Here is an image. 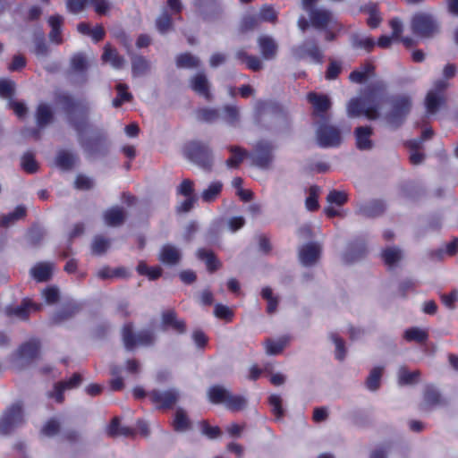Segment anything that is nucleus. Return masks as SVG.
I'll return each instance as SVG.
<instances>
[{"instance_id": "1", "label": "nucleus", "mask_w": 458, "mask_h": 458, "mask_svg": "<svg viewBox=\"0 0 458 458\" xmlns=\"http://www.w3.org/2000/svg\"><path fill=\"white\" fill-rule=\"evenodd\" d=\"M385 90V83L377 82L365 96L351 99L347 105L348 116L364 115L369 120L377 119L379 115V105Z\"/></svg>"}, {"instance_id": "2", "label": "nucleus", "mask_w": 458, "mask_h": 458, "mask_svg": "<svg viewBox=\"0 0 458 458\" xmlns=\"http://www.w3.org/2000/svg\"><path fill=\"white\" fill-rule=\"evenodd\" d=\"M312 27L326 31V39L331 41L335 38L334 30H336L337 23L334 14L327 9H310L308 13Z\"/></svg>"}, {"instance_id": "3", "label": "nucleus", "mask_w": 458, "mask_h": 458, "mask_svg": "<svg viewBox=\"0 0 458 458\" xmlns=\"http://www.w3.org/2000/svg\"><path fill=\"white\" fill-rule=\"evenodd\" d=\"M182 152L188 159L202 168H209L212 165L211 150L204 143L190 142L183 147Z\"/></svg>"}, {"instance_id": "4", "label": "nucleus", "mask_w": 458, "mask_h": 458, "mask_svg": "<svg viewBox=\"0 0 458 458\" xmlns=\"http://www.w3.org/2000/svg\"><path fill=\"white\" fill-rule=\"evenodd\" d=\"M438 22L435 17L427 13H416L411 19V30L420 38H429L438 31Z\"/></svg>"}, {"instance_id": "5", "label": "nucleus", "mask_w": 458, "mask_h": 458, "mask_svg": "<svg viewBox=\"0 0 458 458\" xmlns=\"http://www.w3.org/2000/svg\"><path fill=\"white\" fill-rule=\"evenodd\" d=\"M169 381V373H159L157 382L160 385L148 394V397L153 405L158 410H167L172 407V391L170 388L163 389L161 386Z\"/></svg>"}, {"instance_id": "6", "label": "nucleus", "mask_w": 458, "mask_h": 458, "mask_svg": "<svg viewBox=\"0 0 458 458\" xmlns=\"http://www.w3.org/2000/svg\"><path fill=\"white\" fill-rule=\"evenodd\" d=\"M392 111L387 115V123L394 127L399 126L411 109V99L406 95L393 98Z\"/></svg>"}, {"instance_id": "7", "label": "nucleus", "mask_w": 458, "mask_h": 458, "mask_svg": "<svg viewBox=\"0 0 458 458\" xmlns=\"http://www.w3.org/2000/svg\"><path fill=\"white\" fill-rule=\"evenodd\" d=\"M123 340L126 349L131 350L136 346L151 344L154 341V335L149 330H142L133 334L131 327L127 325L123 329Z\"/></svg>"}, {"instance_id": "8", "label": "nucleus", "mask_w": 458, "mask_h": 458, "mask_svg": "<svg viewBox=\"0 0 458 458\" xmlns=\"http://www.w3.org/2000/svg\"><path fill=\"white\" fill-rule=\"evenodd\" d=\"M447 86L448 83L445 80H438L435 82L433 88L428 92L425 105L428 114H436L439 107L444 104L445 98L443 91L447 88Z\"/></svg>"}, {"instance_id": "9", "label": "nucleus", "mask_w": 458, "mask_h": 458, "mask_svg": "<svg viewBox=\"0 0 458 458\" xmlns=\"http://www.w3.org/2000/svg\"><path fill=\"white\" fill-rule=\"evenodd\" d=\"M317 140L320 147L334 148L340 145L342 138L337 128L322 124L317 131Z\"/></svg>"}, {"instance_id": "10", "label": "nucleus", "mask_w": 458, "mask_h": 458, "mask_svg": "<svg viewBox=\"0 0 458 458\" xmlns=\"http://www.w3.org/2000/svg\"><path fill=\"white\" fill-rule=\"evenodd\" d=\"M23 421L22 409L20 404L12 406L0 420V433L7 434Z\"/></svg>"}, {"instance_id": "11", "label": "nucleus", "mask_w": 458, "mask_h": 458, "mask_svg": "<svg viewBox=\"0 0 458 458\" xmlns=\"http://www.w3.org/2000/svg\"><path fill=\"white\" fill-rule=\"evenodd\" d=\"M293 55L298 59L310 58L314 63H321L322 52L317 44L310 40H306L301 45L293 48Z\"/></svg>"}, {"instance_id": "12", "label": "nucleus", "mask_w": 458, "mask_h": 458, "mask_svg": "<svg viewBox=\"0 0 458 458\" xmlns=\"http://www.w3.org/2000/svg\"><path fill=\"white\" fill-rule=\"evenodd\" d=\"M273 145L267 141H260L257 144L251 154L253 163L261 168H267L273 160Z\"/></svg>"}, {"instance_id": "13", "label": "nucleus", "mask_w": 458, "mask_h": 458, "mask_svg": "<svg viewBox=\"0 0 458 458\" xmlns=\"http://www.w3.org/2000/svg\"><path fill=\"white\" fill-rule=\"evenodd\" d=\"M322 247L318 242H310L299 249L300 262L305 267L314 266L319 259Z\"/></svg>"}, {"instance_id": "14", "label": "nucleus", "mask_w": 458, "mask_h": 458, "mask_svg": "<svg viewBox=\"0 0 458 458\" xmlns=\"http://www.w3.org/2000/svg\"><path fill=\"white\" fill-rule=\"evenodd\" d=\"M176 402V395L174 392V403ZM192 429V421L186 410L182 407L174 406V431L185 433Z\"/></svg>"}, {"instance_id": "15", "label": "nucleus", "mask_w": 458, "mask_h": 458, "mask_svg": "<svg viewBox=\"0 0 458 458\" xmlns=\"http://www.w3.org/2000/svg\"><path fill=\"white\" fill-rule=\"evenodd\" d=\"M81 383V375L74 374L70 379L57 383L55 386L53 392L49 394V396L55 399L57 403H62L64 400V392L79 386Z\"/></svg>"}, {"instance_id": "16", "label": "nucleus", "mask_w": 458, "mask_h": 458, "mask_svg": "<svg viewBox=\"0 0 458 458\" xmlns=\"http://www.w3.org/2000/svg\"><path fill=\"white\" fill-rule=\"evenodd\" d=\"M191 87L198 95L203 97L205 99H212L210 84L205 73L199 72L194 75L191 80Z\"/></svg>"}, {"instance_id": "17", "label": "nucleus", "mask_w": 458, "mask_h": 458, "mask_svg": "<svg viewBox=\"0 0 458 458\" xmlns=\"http://www.w3.org/2000/svg\"><path fill=\"white\" fill-rule=\"evenodd\" d=\"M373 130L369 126H360L355 129L356 146L360 150H370L374 147L371 136Z\"/></svg>"}, {"instance_id": "18", "label": "nucleus", "mask_w": 458, "mask_h": 458, "mask_svg": "<svg viewBox=\"0 0 458 458\" xmlns=\"http://www.w3.org/2000/svg\"><path fill=\"white\" fill-rule=\"evenodd\" d=\"M260 53L264 59H274L277 53V44L276 40L267 35L260 36L258 39Z\"/></svg>"}, {"instance_id": "19", "label": "nucleus", "mask_w": 458, "mask_h": 458, "mask_svg": "<svg viewBox=\"0 0 458 458\" xmlns=\"http://www.w3.org/2000/svg\"><path fill=\"white\" fill-rule=\"evenodd\" d=\"M102 60L109 64L114 69H122L126 64L124 57L120 55L117 50L112 47L110 44L105 46Z\"/></svg>"}, {"instance_id": "20", "label": "nucleus", "mask_w": 458, "mask_h": 458, "mask_svg": "<svg viewBox=\"0 0 458 458\" xmlns=\"http://www.w3.org/2000/svg\"><path fill=\"white\" fill-rule=\"evenodd\" d=\"M230 392L229 389L223 386L215 385L208 389L207 394L210 403L225 405Z\"/></svg>"}, {"instance_id": "21", "label": "nucleus", "mask_w": 458, "mask_h": 458, "mask_svg": "<svg viewBox=\"0 0 458 458\" xmlns=\"http://www.w3.org/2000/svg\"><path fill=\"white\" fill-rule=\"evenodd\" d=\"M125 219V212L118 207L111 208L104 213L105 223L109 226H119Z\"/></svg>"}, {"instance_id": "22", "label": "nucleus", "mask_w": 458, "mask_h": 458, "mask_svg": "<svg viewBox=\"0 0 458 458\" xmlns=\"http://www.w3.org/2000/svg\"><path fill=\"white\" fill-rule=\"evenodd\" d=\"M54 269L52 263H38L30 270L31 276L38 282H45L50 279Z\"/></svg>"}, {"instance_id": "23", "label": "nucleus", "mask_w": 458, "mask_h": 458, "mask_svg": "<svg viewBox=\"0 0 458 458\" xmlns=\"http://www.w3.org/2000/svg\"><path fill=\"white\" fill-rule=\"evenodd\" d=\"M64 22V18L60 15H53L48 19V24L51 27V31L49 33V38L53 43L61 44L62 37H61V27Z\"/></svg>"}, {"instance_id": "24", "label": "nucleus", "mask_w": 458, "mask_h": 458, "mask_svg": "<svg viewBox=\"0 0 458 458\" xmlns=\"http://www.w3.org/2000/svg\"><path fill=\"white\" fill-rule=\"evenodd\" d=\"M309 100L312 104L314 107V112L317 114L325 113L327 110L330 108L331 106L329 98L327 96L323 95L310 93L309 95Z\"/></svg>"}, {"instance_id": "25", "label": "nucleus", "mask_w": 458, "mask_h": 458, "mask_svg": "<svg viewBox=\"0 0 458 458\" xmlns=\"http://www.w3.org/2000/svg\"><path fill=\"white\" fill-rule=\"evenodd\" d=\"M247 399L243 395L234 394L230 392L228 398L226 400L225 404L224 405L225 409L231 411H240L246 408L247 406Z\"/></svg>"}, {"instance_id": "26", "label": "nucleus", "mask_w": 458, "mask_h": 458, "mask_svg": "<svg viewBox=\"0 0 458 458\" xmlns=\"http://www.w3.org/2000/svg\"><path fill=\"white\" fill-rule=\"evenodd\" d=\"M385 206L381 201L374 200L360 206L358 212L364 216H376L381 214Z\"/></svg>"}, {"instance_id": "27", "label": "nucleus", "mask_w": 458, "mask_h": 458, "mask_svg": "<svg viewBox=\"0 0 458 458\" xmlns=\"http://www.w3.org/2000/svg\"><path fill=\"white\" fill-rule=\"evenodd\" d=\"M41 305L32 302L30 300H23L21 304L13 309L12 313L21 318H26L30 311H38Z\"/></svg>"}, {"instance_id": "28", "label": "nucleus", "mask_w": 458, "mask_h": 458, "mask_svg": "<svg viewBox=\"0 0 458 458\" xmlns=\"http://www.w3.org/2000/svg\"><path fill=\"white\" fill-rule=\"evenodd\" d=\"M53 117L51 107L47 104H39L37 109L36 119L39 127H44L48 124Z\"/></svg>"}, {"instance_id": "29", "label": "nucleus", "mask_w": 458, "mask_h": 458, "mask_svg": "<svg viewBox=\"0 0 458 458\" xmlns=\"http://www.w3.org/2000/svg\"><path fill=\"white\" fill-rule=\"evenodd\" d=\"M397 375L400 385H411L418 382L420 372L419 370L409 371L405 367H401Z\"/></svg>"}, {"instance_id": "30", "label": "nucleus", "mask_w": 458, "mask_h": 458, "mask_svg": "<svg viewBox=\"0 0 458 458\" xmlns=\"http://www.w3.org/2000/svg\"><path fill=\"white\" fill-rule=\"evenodd\" d=\"M150 68L149 63L142 56L131 58L132 75L135 77L145 75Z\"/></svg>"}, {"instance_id": "31", "label": "nucleus", "mask_w": 458, "mask_h": 458, "mask_svg": "<svg viewBox=\"0 0 458 458\" xmlns=\"http://www.w3.org/2000/svg\"><path fill=\"white\" fill-rule=\"evenodd\" d=\"M288 339L286 337H281L277 340L267 339L265 342L266 352L268 355H277L286 346Z\"/></svg>"}, {"instance_id": "32", "label": "nucleus", "mask_w": 458, "mask_h": 458, "mask_svg": "<svg viewBox=\"0 0 458 458\" xmlns=\"http://www.w3.org/2000/svg\"><path fill=\"white\" fill-rule=\"evenodd\" d=\"M402 251L396 247H389L386 248L382 252V258L385 261V263L390 267H394L402 259Z\"/></svg>"}, {"instance_id": "33", "label": "nucleus", "mask_w": 458, "mask_h": 458, "mask_svg": "<svg viewBox=\"0 0 458 458\" xmlns=\"http://www.w3.org/2000/svg\"><path fill=\"white\" fill-rule=\"evenodd\" d=\"M115 89L117 91V98L113 100V106L119 107L123 103L129 102L132 98V95L128 91V86L126 84L117 83Z\"/></svg>"}, {"instance_id": "34", "label": "nucleus", "mask_w": 458, "mask_h": 458, "mask_svg": "<svg viewBox=\"0 0 458 458\" xmlns=\"http://www.w3.org/2000/svg\"><path fill=\"white\" fill-rule=\"evenodd\" d=\"M223 184L220 182H211L207 189L203 191L201 193V199L204 202H212L214 201L217 196L220 194L222 191Z\"/></svg>"}, {"instance_id": "35", "label": "nucleus", "mask_w": 458, "mask_h": 458, "mask_svg": "<svg viewBox=\"0 0 458 458\" xmlns=\"http://www.w3.org/2000/svg\"><path fill=\"white\" fill-rule=\"evenodd\" d=\"M77 162V157L68 151H60L56 157V165L64 170L72 168Z\"/></svg>"}, {"instance_id": "36", "label": "nucleus", "mask_w": 458, "mask_h": 458, "mask_svg": "<svg viewBox=\"0 0 458 458\" xmlns=\"http://www.w3.org/2000/svg\"><path fill=\"white\" fill-rule=\"evenodd\" d=\"M223 120L231 126H236L240 122V111L235 106H225L223 110Z\"/></svg>"}, {"instance_id": "37", "label": "nucleus", "mask_w": 458, "mask_h": 458, "mask_svg": "<svg viewBox=\"0 0 458 458\" xmlns=\"http://www.w3.org/2000/svg\"><path fill=\"white\" fill-rule=\"evenodd\" d=\"M198 257L206 263L207 268L211 272L216 270L220 266L219 261L214 256L213 252L208 250H199L198 251Z\"/></svg>"}, {"instance_id": "38", "label": "nucleus", "mask_w": 458, "mask_h": 458, "mask_svg": "<svg viewBox=\"0 0 458 458\" xmlns=\"http://www.w3.org/2000/svg\"><path fill=\"white\" fill-rule=\"evenodd\" d=\"M231 157L226 160L229 168H236L246 157V152L238 147H230Z\"/></svg>"}, {"instance_id": "39", "label": "nucleus", "mask_w": 458, "mask_h": 458, "mask_svg": "<svg viewBox=\"0 0 458 458\" xmlns=\"http://www.w3.org/2000/svg\"><path fill=\"white\" fill-rule=\"evenodd\" d=\"M196 118L205 123H214L219 118V111L216 108L203 107L196 111Z\"/></svg>"}, {"instance_id": "40", "label": "nucleus", "mask_w": 458, "mask_h": 458, "mask_svg": "<svg viewBox=\"0 0 458 458\" xmlns=\"http://www.w3.org/2000/svg\"><path fill=\"white\" fill-rule=\"evenodd\" d=\"M374 67L370 64L362 65L360 69H357L351 72L349 79L352 82L361 83L372 72Z\"/></svg>"}, {"instance_id": "41", "label": "nucleus", "mask_w": 458, "mask_h": 458, "mask_svg": "<svg viewBox=\"0 0 458 458\" xmlns=\"http://www.w3.org/2000/svg\"><path fill=\"white\" fill-rule=\"evenodd\" d=\"M403 336L409 342L415 341L418 343H422L428 339V335L425 329L420 327H411L405 330Z\"/></svg>"}, {"instance_id": "42", "label": "nucleus", "mask_w": 458, "mask_h": 458, "mask_svg": "<svg viewBox=\"0 0 458 458\" xmlns=\"http://www.w3.org/2000/svg\"><path fill=\"white\" fill-rule=\"evenodd\" d=\"M26 214L25 208L22 206L17 207L13 212L8 215H3L0 219V224L3 226H9L15 221L22 218Z\"/></svg>"}, {"instance_id": "43", "label": "nucleus", "mask_w": 458, "mask_h": 458, "mask_svg": "<svg viewBox=\"0 0 458 458\" xmlns=\"http://www.w3.org/2000/svg\"><path fill=\"white\" fill-rule=\"evenodd\" d=\"M383 370L384 369L382 367H376L371 369L366 381L368 389L370 391H376L379 387Z\"/></svg>"}, {"instance_id": "44", "label": "nucleus", "mask_w": 458, "mask_h": 458, "mask_svg": "<svg viewBox=\"0 0 458 458\" xmlns=\"http://www.w3.org/2000/svg\"><path fill=\"white\" fill-rule=\"evenodd\" d=\"M365 253V248L362 244L351 245L344 254V260L347 263L354 262L361 258Z\"/></svg>"}, {"instance_id": "45", "label": "nucleus", "mask_w": 458, "mask_h": 458, "mask_svg": "<svg viewBox=\"0 0 458 458\" xmlns=\"http://www.w3.org/2000/svg\"><path fill=\"white\" fill-rule=\"evenodd\" d=\"M320 192V188L318 186H310L309 189V196L306 199L305 206L306 208L310 211H314L318 208V197Z\"/></svg>"}, {"instance_id": "46", "label": "nucleus", "mask_w": 458, "mask_h": 458, "mask_svg": "<svg viewBox=\"0 0 458 458\" xmlns=\"http://www.w3.org/2000/svg\"><path fill=\"white\" fill-rule=\"evenodd\" d=\"M278 12L271 5H264L259 13L260 22H276Z\"/></svg>"}, {"instance_id": "47", "label": "nucleus", "mask_w": 458, "mask_h": 458, "mask_svg": "<svg viewBox=\"0 0 458 458\" xmlns=\"http://www.w3.org/2000/svg\"><path fill=\"white\" fill-rule=\"evenodd\" d=\"M139 274L148 276L149 279L154 280L161 276V268L159 267H149L144 262H140L137 266Z\"/></svg>"}, {"instance_id": "48", "label": "nucleus", "mask_w": 458, "mask_h": 458, "mask_svg": "<svg viewBox=\"0 0 458 458\" xmlns=\"http://www.w3.org/2000/svg\"><path fill=\"white\" fill-rule=\"evenodd\" d=\"M176 63L179 67L194 68L199 65L200 61L191 54H183L177 57Z\"/></svg>"}, {"instance_id": "49", "label": "nucleus", "mask_w": 458, "mask_h": 458, "mask_svg": "<svg viewBox=\"0 0 458 458\" xmlns=\"http://www.w3.org/2000/svg\"><path fill=\"white\" fill-rule=\"evenodd\" d=\"M261 296L267 301V310L269 314L274 313L277 307V298L273 295V292L269 287H265L261 291Z\"/></svg>"}, {"instance_id": "50", "label": "nucleus", "mask_w": 458, "mask_h": 458, "mask_svg": "<svg viewBox=\"0 0 458 458\" xmlns=\"http://www.w3.org/2000/svg\"><path fill=\"white\" fill-rule=\"evenodd\" d=\"M107 432L111 436H129L131 434V429L127 427H121L119 420L114 418L109 425Z\"/></svg>"}, {"instance_id": "51", "label": "nucleus", "mask_w": 458, "mask_h": 458, "mask_svg": "<svg viewBox=\"0 0 458 458\" xmlns=\"http://www.w3.org/2000/svg\"><path fill=\"white\" fill-rule=\"evenodd\" d=\"M171 24V16L167 12H165L157 19L156 27L161 34H166L170 30Z\"/></svg>"}, {"instance_id": "52", "label": "nucleus", "mask_w": 458, "mask_h": 458, "mask_svg": "<svg viewBox=\"0 0 458 458\" xmlns=\"http://www.w3.org/2000/svg\"><path fill=\"white\" fill-rule=\"evenodd\" d=\"M329 337L335 345V358L339 360H344L346 354V351L344 348V343L343 339L337 334L335 333L330 334Z\"/></svg>"}, {"instance_id": "53", "label": "nucleus", "mask_w": 458, "mask_h": 458, "mask_svg": "<svg viewBox=\"0 0 458 458\" xmlns=\"http://www.w3.org/2000/svg\"><path fill=\"white\" fill-rule=\"evenodd\" d=\"M110 246V241L102 237L97 236L92 242V251L95 254L100 255L106 252Z\"/></svg>"}, {"instance_id": "54", "label": "nucleus", "mask_w": 458, "mask_h": 458, "mask_svg": "<svg viewBox=\"0 0 458 458\" xmlns=\"http://www.w3.org/2000/svg\"><path fill=\"white\" fill-rule=\"evenodd\" d=\"M38 353V345L35 343H26L20 348V356L21 359L30 360Z\"/></svg>"}, {"instance_id": "55", "label": "nucleus", "mask_w": 458, "mask_h": 458, "mask_svg": "<svg viewBox=\"0 0 458 458\" xmlns=\"http://www.w3.org/2000/svg\"><path fill=\"white\" fill-rule=\"evenodd\" d=\"M214 314L216 318L225 321H231L233 318V310L223 304H216L215 306Z\"/></svg>"}, {"instance_id": "56", "label": "nucleus", "mask_w": 458, "mask_h": 458, "mask_svg": "<svg viewBox=\"0 0 458 458\" xmlns=\"http://www.w3.org/2000/svg\"><path fill=\"white\" fill-rule=\"evenodd\" d=\"M89 1L90 0H67L66 6L70 13L77 14L89 4Z\"/></svg>"}, {"instance_id": "57", "label": "nucleus", "mask_w": 458, "mask_h": 458, "mask_svg": "<svg viewBox=\"0 0 458 458\" xmlns=\"http://www.w3.org/2000/svg\"><path fill=\"white\" fill-rule=\"evenodd\" d=\"M21 165L22 168L28 173H35L38 170V164L30 153H26L21 157Z\"/></svg>"}, {"instance_id": "58", "label": "nucleus", "mask_w": 458, "mask_h": 458, "mask_svg": "<svg viewBox=\"0 0 458 458\" xmlns=\"http://www.w3.org/2000/svg\"><path fill=\"white\" fill-rule=\"evenodd\" d=\"M327 200L330 205L342 206L347 201V195L344 191H332L328 193Z\"/></svg>"}, {"instance_id": "59", "label": "nucleus", "mask_w": 458, "mask_h": 458, "mask_svg": "<svg viewBox=\"0 0 458 458\" xmlns=\"http://www.w3.org/2000/svg\"><path fill=\"white\" fill-rule=\"evenodd\" d=\"M440 402V394L438 391L433 387H428L424 394V403L430 407Z\"/></svg>"}, {"instance_id": "60", "label": "nucleus", "mask_w": 458, "mask_h": 458, "mask_svg": "<svg viewBox=\"0 0 458 458\" xmlns=\"http://www.w3.org/2000/svg\"><path fill=\"white\" fill-rule=\"evenodd\" d=\"M269 404L272 409V412L275 414L276 419H281L284 415V410L282 408V399L277 394H272L269 396Z\"/></svg>"}, {"instance_id": "61", "label": "nucleus", "mask_w": 458, "mask_h": 458, "mask_svg": "<svg viewBox=\"0 0 458 458\" xmlns=\"http://www.w3.org/2000/svg\"><path fill=\"white\" fill-rule=\"evenodd\" d=\"M191 339L193 341L194 345L199 350H203L208 342V336L201 330H195L192 332Z\"/></svg>"}, {"instance_id": "62", "label": "nucleus", "mask_w": 458, "mask_h": 458, "mask_svg": "<svg viewBox=\"0 0 458 458\" xmlns=\"http://www.w3.org/2000/svg\"><path fill=\"white\" fill-rule=\"evenodd\" d=\"M260 22V20L259 19V14L257 15H246L243 17L242 23H241V29L243 31H247L250 30H252L256 28Z\"/></svg>"}, {"instance_id": "63", "label": "nucleus", "mask_w": 458, "mask_h": 458, "mask_svg": "<svg viewBox=\"0 0 458 458\" xmlns=\"http://www.w3.org/2000/svg\"><path fill=\"white\" fill-rule=\"evenodd\" d=\"M15 84L12 81L1 80L0 81V96L2 98H11L14 92Z\"/></svg>"}, {"instance_id": "64", "label": "nucleus", "mask_w": 458, "mask_h": 458, "mask_svg": "<svg viewBox=\"0 0 458 458\" xmlns=\"http://www.w3.org/2000/svg\"><path fill=\"white\" fill-rule=\"evenodd\" d=\"M60 424L56 420H48L42 428V434L47 437H53L59 431Z\"/></svg>"}]
</instances>
